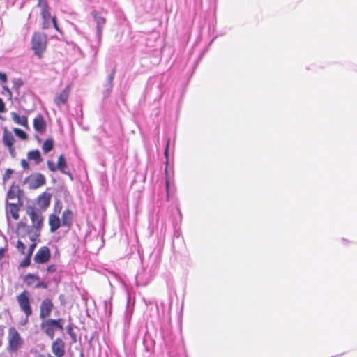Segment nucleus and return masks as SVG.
Segmentation results:
<instances>
[{
    "label": "nucleus",
    "mask_w": 357,
    "mask_h": 357,
    "mask_svg": "<svg viewBox=\"0 0 357 357\" xmlns=\"http://www.w3.org/2000/svg\"><path fill=\"white\" fill-rule=\"evenodd\" d=\"M51 258V252L47 246L40 247L36 253L33 261L37 264L47 263Z\"/></svg>",
    "instance_id": "7"
},
{
    "label": "nucleus",
    "mask_w": 357,
    "mask_h": 357,
    "mask_svg": "<svg viewBox=\"0 0 357 357\" xmlns=\"http://www.w3.org/2000/svg\"><path fill=\"white\" fill-rule=\"evenodd\" d=\"M115 73H116V70L113 69L108 76L107 83L105 86V90L104 91V97L105 98L108 97L112 90L113 80L114 79Z\"/></svg>",
    "instance_id": "18"
},
{
    "label": "nucleus",
    "mask_w": 357,
    "mask_h": 357,
    "mask_svg": "<svg viewBox=\"0 0 357 357\" xmlns=\"http://www.w3.org/2000/svg\"><path fill=\"white\" fill-rule=\"evenodd\" d=\"M56 264H50L47 266L46 271L48 273H54L56 271Z\"/></svg>",
    "instance_id": "34"
},
{
    "label": "nucleus",
    "mask_w": 357,
    "mask_h": 357,
    "mask_svg": "<svg viewBox=\"0 0 357 357\" xmlns=\"http://www.w3.org/2000/svg\"><path fill=\"white\" fill-rule=\"evenodd\" d=\"M67 331H68V333L72 337H75V335H74V333H73V326L72 325H68V327H67Z\"/></svg>",
    "instance_id": "42"
},
{
    "label": "nucleus",
    "mask_w": 357,
    "mask_h": 357,
    "mask_svg": "<svg viewBox=\"0 0 357 357\" xmlns=\"http://www.w3.org/2000/svg\"><path fill=\"white\" fill-rule=\"evenodd\" d=\"M56 165L58 167V170L62 174L71 176L70 173L66 171L68 169V165L64 155L61 154L59 156Z\"/></svg>",
    "instance_id": "19"
},
{
    "label": "nucleus",
    "mask_w": 357,
    "mask_h": 357,
    "mask_svg": "<svg viewBox=\"0 0 357 357\" xmlns=\"http://www.w3.org/2000/svg\"><path fill=\"white\" fill-rule=\"evenodd\" d=\"M59 299L61 301L62 305H65L66 301H65V296H64V295H63V294L59 295Z\"/></svg>",
    "instance_id": "43"
},
{
    "label": "nucleus",
    "mask_w": 357,
    "mask_h": 357,
    "mask_svg": "<svg viewBox=\"0 0 357 357\" xmlns=\"http://www.w3.org/2000/svg\"><path fill=\"white\" fill-rule=\"evenodd\" d=\"M38 7L40 8V15L43 19L42 28L47 29L50 26V21L55 30L61 33V30L57 24L56 17H52L50 11V6L47 0H38Z\"/></svg>",
    "instance_id": "2"
},
{
    "label": "nucleus",
    "mask_w": 357,
    "mask_h": 357,
    "mask_svg": "<svg viewBox=\"0 0 357 357\" xmlns=\"http://www.w3.org/2000/svg\"><path fill=\"white\" fill-rule=\"evenodd\" d=\"M54 307V303L50 298H44L40 305V318L45 319L50 317Z\"/></svg>",
    "instance_id": "8"
},
{
    "label": "nucleus",
    "mask_w": 357,
    "mask_h": 357,
    "mask_svg": "<svg viewBox=\"0 0 357 357\" xmlns=\"http://www.w3.org/2000/svg\"><path fill=\"white\" fill-rule=\"evenodd\" d=\"M8 199H15L16 200V202L20 203V197L17 195V192L15 189L13 188H10V190L8 192L7 194V201Z\"/></svg>",
    "instance_id": "26"
},
{
    "label": "nucleus",
    "mask_w": 357,
    "mask_h": 357,
    "mask_svg": "<svg viewBox=\"0 0 357 357\" xmlns=\"http://www.w3.org/2000/svg\"><path fill=\"white\" fill-rule=\"evenodd\" d=\"M35 357H47V356H45L44 354H40L38 352H36V354Z\"/></svg>",
    "instance_id": "46"
},
{
    "label": "nucleus",
    "mask_w": 357,
    "mask_h": 357,
    "mask_svg": "<svg viewBox=\"0 0 357 357\" xmlns=\"http://www.w3.org/2000/svg\"><path fill=\"white\" fill-rule=\"evenodd\" d=\"M31 257L28 255H26V257L21 261L20 266L21 267H27L31 264Z\"/></svg>",
    "instance_id": "29"
},
{
    "label": "nucleus",
    "mask_w": 357,
    "mask_h": 357,
    "mask_svg": "<svg viewBox=\"0 0 357 357\" xmlns=\"http://www.w3.org/2000/svg\"><path fill=\"white\" fill-rule=\"evenodd\" d=\"M5 253L4 248H0V260L3 258Z\"/></svg>",
    "instance_id": "44"
},
{
    "label": "nucleus",
    "mask_w": 357,
    "mask_h": 357,
    "mask_svg": "<svg viewBox=\"0 0 357 357\" xmlns=\"http://www.w3.org/2000/svg\"><path fill=\"white\" fill-rule=\"evenodd\" d=\"M47 167L48 169L51 171V172H56L58 170V167L56 165H55L52 161L51 160H47Z\"/></svg>",
    "instance_id": "30"
},
{
    "label": "nucleus",
    "mask_w": 357,
    "mask_h": 357,
    "mask_svg": "<svg viewBox=\"0 0 357 357\" xmlns=\"http://www.w3.org/2000/svg\"><path fill=\"white\" fill-rule=\"evenodd\" d=\"M73 211L70 209H66L63 211L61 222L62 223V226L66 227L68 229H70L73 225Z\"/></svg>",
    "instance_id": "16"
},
{
    "label": "nucleus",
    "mask_w": 357,
    "mask_h": 357,
    "mask_svg": "<svg viewBox=\"0 0 357 357\" xmlns=\"http://www.w3.org/2000/svg\"><path fill=\"white\" fill-rule=\"evenodd\" d=\"M16 300L22 312L26 319L32 315L33 311L31 305L30 293L24 290L16 296Z\"/></svg>",
    "instance_id": "6"
},
{
    "label": "nucleus",
    "mask_w": 357,
    "mask_h": 357,
    "mask_svg": "<svg viewBox=\"0 0 357 357\" xmlns=\"http://www.w3.org/2000/svg\"><path fill=\"white\" fill-rule=\"evenodd\" d=\"M3 89L4 91L6 92V93L8 96L9 98L11 99L13 95H12V92H11L10 89L8 86H3Z\"/></svg>",
    "instance_id": "40"
},
{
    "label": "nucleus",
    "mask_w": 357,
    "mask_h": 357,
    "mask_svg": "<svg viewBox=\"0 0 357 357\" xmlns=\"http://www.w3.org/2000/svg\"><path fill=\"white\" fill-rule=\"evenodd\" d=\"M3 89L4 91L6 92V93L8 96L9 98L11 99L13 95H12V92H11L10 89L8 86H3Z\"/></svg>",
    "instance_id": "39"
},
{
    "label": "nucleus",
    "mask_w": 357,
    "mask_h": 357,
    "mask_svg": "<svg viewBox=\"0 0 357 357\" xmlns=\"http://www.w3.org/2000/svg\"><path fill=\"white\" fill-rule=\"evenodd\" d=\"M91 15L96 22L97 31L98 35L100 36L102 32L103 26L106 22V19L98 11L91 12Z\"/></svg>",
    "instance_id": "15"
},
{
    "label": "nucleus",
    "mask_w": 357,
    "mask_h": 357,
    "mask_svg": "<svg viewBox=\"0 0 357 357\" xmlns=\"http://www.w3.org/2000/svg\"><path fill=\"white\" fill-rule=\"evenodd\" d=\"M64 320L63 319H44L40 324L41 330L50 339H53L55 334V330H63Z\"/></svg>",
    "instance_id": "5"
},
{
    "label": "nucleus",
    "mask_w": 357,
    "mask_h": 357,
    "mask_svg": "<svg viewBox=\"0 0 357 357\" xmlns=\"http://www.w3.org/2000/svg\"><path fill=\"white\" fill-rule=\"evenodd\" d=\"M169 144H170V139H168L167 144H166L165 150V158H167V160H168Z\"/></svg>",
    "instance_id": "37"
},
{
    "label": "nucleus",
    "mask_w": 357,
    "mask_h": 357,
    "mask_svg": "<svg viewBox=\"0 0 357 357\" xmlns=\"http://www.w3.org/2000/svg\"><path fill=\"white\" fill-rule=\"evenodd\" d=\"M52 351L56 357H63L65 355V343L61 338H56L51 346Z\"/></svg>",
    "instance_id": "11"
},
{
    "label": "nucleus",
    "mask_w": 357,
    "mask_h": 357,
    "mask_svg": "<svg viewBox=\"0 0 357 357\" xmlns=\"http://www.w3.org/2000/svg\"><path fill=\"white\" fill-rule=\"evenodd\" d=\"M37 282H37L36 285L35 286V287L36 289H40V288L45 289H47V287H48L47 283H46L43 281H41L40 280H37Z\"/></svg>",
    "instance_id": "32"
},
{
    "label": "nucleus",
    "mask_w": 357,
    "mask_h": 357,
    "mask_svg": "<svg viewBox=\"0 0 357 357\" xmlns=\"http://www.w3.org/2000/svg\"><path fill=\"white\" fill-rule=\"evenodd\" d=\"M21 165L24 169H29V165L26 160L22 159L21 160Z\"/></svg>",
    "instance_id": "38"
},
{
    "label": "nucleus",
    "mask_w": 357,
    "mask_h": 357,
    "mask_svg": "<svg viewBox=\"0 0 357 357\" xmlns=\"http://www.w3.org/2000/svg\"><path fill=\"white\" fill-rule=\"evenodd\" d=\"M0 81L3 83H6L8 82V78L6 73L0 72Z\"/></svg>",
    "instance_id": "36"
},
{
    "label": "nucleus",
    "mask_w": 357,
    "mask_h": 357,
    "mask_svg": "<svg viewBox=\"0 0 357 357\" xmlns=\"http://www.w3.org/2000/svg\"><path fill=\"white\" fill-rule=\"evenodd\" d=\"M13 132L19 138L22 140H26L28 139V136L26 132L20 128H14Z\"/></svg>",
    "instance_id": "27"
},
{
    "label": "nucleus",
    "mask_w": 357,
    "mask_h": 357,
    "mask_svg": "<svg viewBox=\"0 0 357 357\" xmlns=\"http://www.w3.org/2000/svg\"><path fill=\"white\" fill-rule=\"evenodd\" d=\"M15 142V139L12 133L5 128L3 134V142L8 148L9 152L13 156L15 155V149L13 146Z\"/></svg>",
    "instance_id": "10"
},
{
    "label": "nucleus",
    "mask_w": 357,
    "mask_h": 357,
    "mask_svg": "<svg viewBox=\"0 0 357 357\" xmlns=\"http://www.w3.org/2000/svg\"><path fill=\"white\" fill-rule=\"evenodd\" d=\"M6 111L5 104L3 100L0 98V112L3 113Z\"/></svg>",
    "instance_id": "41"
},
{
    "label": "nucleus",
    "mask_w": 357,
    "mask_h": 357,
    "mask_svg": "<svg viewBox=\"0 0 357 357\" xmlns=\"http://www.w3.org/2000/svg\"><path fill=\"white\" fill-rule=\"evenodd\" d=\"M22 203L6 202V214H10L14 220L19 219V211Z\"/></svg>",
    "instance_id": "12"
},
{
    "label": "nucleus",
    "mask_w": 357,
    "mask_h": 357,
    "mask_svg": "<svg viewBox=\"0 0 357 357\" xmlns=\"http://www.w3.org/2000/svg\"><path fill=\"white\" fill-rule=\"evenodd\" d=\"M33 128L36 132L43 134L46 130L47 123L42 114H38L33 119Z\"/></svg>",
    "instance_id": "13"
},
{
    "label": "nucleus",
    "mask_w": 357,
    "mask_h": 357,
    "mask_svg": "<svg viewBox=\"0 0 357 357\" xmlns=\"http://www.w3.org/2000/svg\"><path fill=\"white\" fill-rule=\"evenodd\" d=\"M48 224L50 225V231L51 233H54L61 227V225H62L61 219L54 213H52L49 215Z\"/></svg>",
    "instance_id": "14"
},
{
    "label": "nucleus",
    "mask_w": 357,
    "mask_h": 357,
    "mask_svg": "<svg viewBox=\"0 0 357 357\" xmlns=\"http://www.w3.org/2000/svg\"><path fill=\"white\" fill-rule=\"evenodd\" d=\"M169 181L168 178H166V188H167V191L169 190Z\"/></svg>",
    "instance_id": "45"
},
{
    "label": "nucleus",
    "mask_w": 357,
    "mask_h": 357,
    "mask_svg": "<svg viewBox=\"0 0 357 357\" xmlns=\"http://www.w3.org/2000/svg\"><path fill=\"white\" fill-rule=\"evenodd\" d=\"M70 91V86L67 85L61 92L56 94L54 98V102L55 105L58 107L66 105L68 102Z\"/></svg>",
    "instance_id": "9"
},
{
    "label": "nucleus",
    "mask_w": 357,
    "mask_h": 357,
    "mask_svg": "<svg viewBox=\"0 0 357 357\" xmlns=\"http://www.w3.org/2000/svg\"><path fill=\"white\" fill-rule=\"evenodd\" d=\"M53 146H54L53 139L51 138L46 139L43 142V146H42V149H43V153L45 154L47 153L53 149Z\"/></svg>",
    "instance_id": "24"
},
{
    "label": "nucleus",
    "mask_w": 357,
    "mask_h": 357,
    "mask_svg": "<svg viewBox=\"0 0 357 357\" xmlns=\"http://www.w3.org/2000/svg\"><path fill=\"white\" fill-rule=\"evenodd\" d=\"M13 89L19 94L20 88L24 85V82L21 78H14L12 80Z\"/></svg>",
    "instance_id": "25"
},
{
    "label": "nucleus",
    "mask_w": 357,
    "mask_h": 357,
    "mask_svg": "<svg viewBox=\"0 0 357 357\" xmlns=\"http://www.w3.org/2000/svg\"><path fill=\"white\" fill-rule=\"evenodd\" d=\"M27 158L30 160H34L36 164H39L43 161L40 153L38 150H33L27 153Z\"/></svg>",
    "instance_id": "21"
},
{
    "label": "nucleus",
    "mask_w": 357,
    "mask_h": 357,
    "mask_svg": "<svg viewBox=\"0 0 357 357\" xmlns=\"http://www.w3.org/2000/svg\"><path fill=\"white\" fill-rule=\"evenodd\" d=\"M24 340L15 327H10L8 332L6 349L9 353H16L22 347Z\"/></svg>",
    "instance_id": "4"
},
{
    "label": "nucleus",
    "mask_w": 357,
    "mask_h": 357,
    "mask_svg": "<svg viewBox=\"0 0 357 357\" xmlns=\"http://www.w3.org/2000/svg\"><path fill=\"white\" fill-rule=\"evenodd\" d=\"M11 117L15 123L28 128V119L26 116H20L16 112H11Z\"/></svg>",
    "instance_id": "20"
},
{
    "label": "nucleus",
    "mask_w": 357,
    "mask_h": 357,
    "mask_svg": "<svg viewBox=\"0 0 357 357\" xmlns=\"http://www.w3.org/2000/svg\"><path fill=\"white\" fill-rule=\"evenodd\" d=\"M26 213L31 220L32 226H28L25 222L21 221L17 225L16 233L17 236L21 238L29 237L31 241H36L40 235L43 217L41 213L33 206L26 208Z\"/></svg>",
    "instance_id": "1"
},
{
    "label": "nucleus",
    "mask_w": 357,
    "mask_h": 357,
    "mask_svg": "<svg viewBox=\"0 0 357 357\" xmlns=\"http://www.w3.org/2000/svg\"><path fill=\"white\" fill-rule=\"evenodd\" d=\"M47 46V36L41 32H34L31 38V47L35 55L41 59Z\"/></svg>",
    "instance_id": "3"
},
{
    "label": "nucleus",
    "mask_w": 357,
    "mask_h": 357,
    "mask_svg": "<svg viewBox=\"0 0 357 357\" xmlns=\"http://www.w3.org/2000/svg\"><path fill=\"white\" fill-rule=\"evenodd\" d=\"M36 247V243L35 241H32V243L30 245L26 255L31 257Z\"/></svg>",
    "instance_id": "33"
},
{
    "label": "nucleus",
    "mask_w": 357,
    "mask_h": 357,
    "mask_svg": "<svg viewBox=\"0 0 357 357\" xmlns=\"http://www.w3.org/2000/svg\"><path fill=\"white\" fill-rule=\"evenodd\" d=\"M17 249L18 250V251H20L22 255H25V250H26V246L24 245V243L19 240L17 242Z\"/></svg>",
    "instance_id": "28"
},
{
    "label": "nucleus",
    "mask_w": 357,
    "mask_h": 357,
    "mask_svg": "<svg viewBox=\"0 0 357 357\" xmlns=\"http://www.w3.org/2000/svg\"><path fill=\"white\" fill-rule=\"evenodd\" d=\"M4 336V327L3 326H0V347L3 344V338Z\"/></svg>",
    "instance_id": "35"
},
{
    "label": "nucleus",
    "mask_w": 357,
    "mask_h": 357,
    "mask_svg": "<svg viewBox=\"0 0 357 357\" xmlns=\"http://www.w3.org/2000/svg\"><path fill=\"white\" fill-rule=\"evenodd\" d=\"M37 280H39V277L33 273H28L24 278V282L27 287L32 286Z\"/></svg>",
    "instance_id": "23"
},
{
    "label": "nucleus",
    "mask_w": 357,
    "mask_h": 357,
    "mask_svg": "<svg viewBox=\"0 0 357 357\" xmlns=\"http://www.w3.org/2000/svg\"><path fill=\"white\" fill-rule=\"evenodd\" d=\"M13 173V170L11 169H7L3 176V182L7 181Z\"/></svg>",
    "instance_id": "31"
},
{
    "label": "nucleus",
    "mask_w": 357,
    "mask_h": 357,
    "mask_svg": "<svg viewBox=\"0 0 357 357\" xmlns=\"http://www.w3.org/2000/svg\"><path fill=\"white\" fill-rule=\"evenodd\" d=\"M50 199L51 195L44 192L38 197L37 202L41 208L45 209L49 206L50 204Z\"/></svg>",
    "instance_id": "17"
},
{
    "label": "nucleus",
    "mask_w": 357,
    "mask_h": 357,
    "mask_svg": "<svg viewBox=\"0 0 357 357\" xmlns=\"http://www.w3.org/2000/svg\"><path fill=\"white\" fill-rule=\"evenodd\" d=\"M45 177L42 174H38L33 179L32 187L38 188L45 184Z\"/></svg>",
    "instance_id": "22"
}]
</instances>
